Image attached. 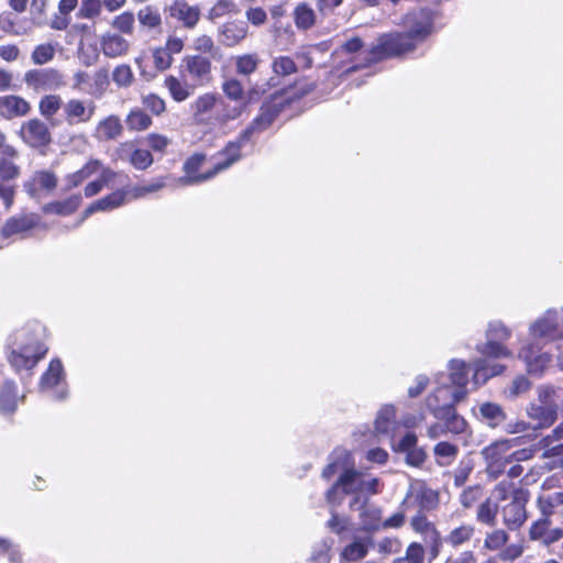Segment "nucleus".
<instances>
[{"label":"nucleus","mask_w":563,"mask_h":563,"mask_svg":"<svg viewBox=\"0 0 563 563\" xmlns=\"http://www.w3.org/2000/svg\"><path fill=\"white\" fill-rule=\"evenodd\" d=\"M314 89V84L298 79L275 91L262 103L256 117L232 141L241 150L247 144H254L255 136L271 128L284 110L301 101Z\"/></svg>","instance_id":"f257e3e1"},{"label":"nucleus","mask_w":563,"mask_h":563,"mask_svg":"<svg viewBox=\"0 0 563 563\" xmlns=\"http://www.w3.org/2000/svg\"><path fill=\"white\" fill-rule=\"evenodd\" d=\"M242 108H232L217 92H205L190 104L192 120L197 124L223 126L241 117Z\"/></svg>","instance_id":"f03ea898"},{"label":"nucleus","mask_w":563,"mask_h":563,"mask_svg":"<svg viewBox=\"0 0 563 563\" xmlns=\"http://www.w3.org/2000/svg\"><path fill=\"white\" fill-rule=\"evenodd\" d=\"M416 48V45L405 32L383 33L377 37V43L366 51L363 62L351 66L347 71H356L386 59L402 57L412 53Z\"/></svg>","instance_id":"7ed1b4c3"},{"label":"nucleus","mask_w":563,"mask_h":563,"mask_svg":"<svg viewBox=\"0 0 563 563\" xmlns=\"http://www.w3.org/2000/svg\"><path fill=\"white\" fill-rule=\"evenodd\" d=\"M516 444L515 439L497 440L482 450L485 460V473L492 481L498 479L511 463L510 450Z\"/></svg>","instance_id":"20e7f679"},{"label":"nucleus","mask_w":563,"mask_h":563,"mask_svg":"<svg viewBox=\"0 0 563 563\" xmlns=\"http://www.w3.org/2000/svg\"><path fill=\"white\" fill-rule=\"evenodd\" d=\"M48 347L36 336L27 338L26 342L18 350H11L7 360L11 367L20 373L21 371H31L37 363L45 357Z\"/></svg>","instance_id":"39448f33"},{"label":"nucleus","mask_w":563,"mask_h":563,"mask_svg":"<svg viewBox=\"0 0 563 563\" xmlns=\"http://www.w3.org/2000/svg\"><path fill=\"white\" fill-rule=\"evenodd\" d=\"M216 59L200 54H186L180 60L179 74L190 79L194 86H207L213 80Z\"/></svg>","instance_id":"423d86ee"},{"label":"nucleus","mask_w":563,"mask_h":563,"mask_svg":"<svg viewBox=\"0 0 563 563\" xmlns=\"http://www.w3.org/2000/svg\"><path fill=\"white\" fill-rule=\"evenodd\" d=\"M362 474L355 468V463L351 467H345L336 481L328 488L324 498L329 505L339 506L347 495H356L363 490L364 481Z\"/></svg>","instance_id":"0eeeda50"},{"label":"nucleus","mask_w":563,"mask_h":563,"mask_svg":"<svg viewBox=\"0 0 563 563\" xmlns=\"http://www.w3.org/2000/svg\"><path fill=\"white\" fill-rule=\"evenodd\" d=\"M529 499L530 492L527 488L518 487L511 492L510 501L501 507L503 523L508 530L517 531L526 523Z\"/></svg>","instance_id":"6e6552de"},{"label":"nucleus","mask_w":563,"mask_h":563,"mask_svg":"<svg viewBox=\"0 0 563 563\" xmlns=\"http://www.w3.org/2000/svg\"><path fill=\"white\" fill-rule=\"evenodd\" d=\"M207 162V154L202 152H195L190 154L183 164V176L179 181L184 186H192L203 184L216 177L213 167L202 170Z\"/></svg>","instance_id":"1a4fd4ad"},{"label":"nucleus","mask_w":563,"mask_h":563,"mask_svg":"<svg viewBox=\"0 0 563 563\" xmlns=\"http://www.w3.org/2000/svg\"><path fill=\"white\" fill-rule=\"evenodd\" d=\"M551 517L542 516L533 520L528 529V538L532 542H539L545 548L558 543L563 539V528L552 527Z\"/></svg>","instance_id":"9d476101"},{"label":"nucleus","mask_w":563,"mask_h":563,"mask_svg":"<svg viewBox=\"0 0 563 563\" xmlns=\"http://www.w3.org/2000/svg\"><path fill=\"white\" fill-rule=\"evenodd\" d=\"M27 87L38 90H55L65 85L63 74L55 68L30 69L24 74Z\"/></svg>","instance_id":"9b49d317"},{"label":"nucleus","mask_w":563,"mask_h":563,"mask_svg":"<svg viewBox=\"0 0 563 563\" xmlns=\"http://www.w3.org/2000/svg\"><path fill=\"white\" fill-rule=\"evenodd\" d=\"M406 22L409 29L405 31V33L409 35L416 47L433 32V15L431 11L427 9L408 13L406 15Z\"/></svg>","instance_id":"f8f14e48"},{"label":"nucleus","mask_w":563,"mask_h":563,"mask_svg":"<svg viewBox=\"0 0 563 563\" xmlns=\"http://www.w3.org/2000/svg\"><path fill=\"white\" fill-rule=\"evenodd\" d=\"M20 136L26 145L37 150L47 147L52 142V134L47 124L37 118L22 123Z\"/></svg>","instance_id":"ddd939ff"},{"label":"nucleus","mask_w":563,"mask_h":563,"mask_svg":"<svg viewBox=\"0 0 563 563\" xmlns=\"http://www.w3.org/2000/svg\"><path fill=\"white\" fill-rule=\"evenodd\" d=\"M97 106L92 100L70 98L63 104V114L68 125L86 124L96 114Z\"/></svg>","instance_id":"4468645a"},{"label":"nucleus","mask_w":563,"mask_h":563,"mask_svg":"<svg viewBox=\"0 0 563 563\" xmlns=\"http://www.w3.org/2000/svg\"><path fill=\"white\" fill-rule=\"evenodd\" d=\"M118 159H128L136 170H146L154 163V156L150 150L136 147L133 141H125L115 148Z\"/></svg>","instance_id":"2eb2a0df"},{"label":"nucleus","mask_w":563,"mask_h":563,"mask_svg":"<svg viewBox=\"0 0 563 563\" xmlns=\"http://www.w3.org/2000/svg\"><path fill=\"white\" fill-rule=\"evenodd\" d=\"M41 217L35 212H21L8 218L0 230L2 239H10L16 234H23L37 228Z\"/></svg>","instance_id":"dca6fc26"},{"label":"nucleus","mask_w":563,"mask_h":563,"mask_svg":"<svg viewBox=\"0 0 563 563\" xmlns=\"http://www.w3.org/2000/svg\"><path fill=\"white\" fill-rule=\"evenodd\" d=\"M411 498L413 504L422 511H432L438 508L440 503L439 493L429 487L424 482L406 495L402 505H407Z\"/></svg>","instance_id":"f3484780"},{"label":"nucleus","mask_w":563,"mask_h":563,"mask_svg":"<svg viewBox=\"0 0 563 563\" xmlns=\"http://www.w3.org/2000/svg\"><path fill=\"white\" fill-rule=\"evenodd\" d=\"M57 185L58 177L54 172L41 169L33 173L24 184V188L31 197H37L42 192H53Z\"/></svg>","instance_id":"a211bd4d"},{"label":"nucleus","mask_w":563,"mask_h":563,"mask_svg":"<svg viewBox=\"0 0 563 563\" xmlns=\"http://www.w3.org/2000/svg\"><path fill=\"white\" fill-rule=\"evenodd\" d=\"M169 15L186 29H194L200 20L198 5H190L186 0H174L168 8Z\"/></svg>","instance_id":"6ab92c4d"},{"label":"nucleus","mask_w":563,"mask_h":563,"mask_svg":"<svg viewBox=\"0 0 563 563\" xmlns=\"http://www.w3.org/2000/svg\"><path fill=\"white\" fill-rule=\"evenodd\" d=\"M31 109L30 102L21 96L7 95L0 97V115L8 120L25 117Z\"/></svg>","instance_id":"aec40b11"},{"label":"nucleus","mask_w":563,"mask_h":563,"mask_svg":"<svg viewBox=\"0 0 563 563\" xmlns=\"http://www.w3.org/2000/svg\"><path fill=\"white\" fill-rule=\"evenodd\" d=\"M247 32L249 26L245 21H227L220 27L221 42L227 47H234L247 36Z\"/></svg>","instance_id":"412c9836"},{"label":"nucleus","mask_w":563,"mask_h":563,"mask_svg":"<svg viewBox=\"0 0 563 563\" xmlns=\"http://www.w3.org/2000/svg\"><path fill=\"white\" fill-rule=\"evenodd\" d=\"M435 418L443 420L448 432L462 434L467 428L466 420L460 416L454 405H445L432 410Z\"/></svg>","instance_id":"4be33fe9"},{"label":"nucleus","mask_w":563,"mask_h":563,"mask_svg":"<svg viewBox=\"0 0 563 563\" xmlns=\"http://www.w3.org/2000/svg\"><path fill=\"white\" fill-rule=\"evenodd\" d=\"M100 48L104 56L117 58L128 54L130 42L121 34L107 32L100 38Z\"/></svg>","instance_id":"5701e85b"},{"label":"nucleus","mask_w":563,"mask_h":563,"mask_svg":"<svg viewBox=\"0 0 563 563\" xmlns=\"http://www.w3.org/2000/svg\"><path fill=\"white\" fill-rule=\"evenodd\" d=\"M318 10H314L309 2L302 1L295 5L292 20L299 32H308L318 24Z\"/></svg>","instance_id":"b1692460"},{"label":"nucleus","mask_w":563,"mask_h":563,"mask_svg":"<svg viewBox=\"0 0 563 563\" xmlns=\"http://www.w3.org/2000/svg\"><path fill=\"white\" fill-rule=\"evenodd\" d=\"M218 161L213 164V173L219 175L231 168L243 157L242 150L232 140L227 142L224 146L217 152Z\"/></svg>","instance_id":"393cba45"},{"label":"nucleus","mask_w":563,"mask_h":563,"mask_svg":"<svg viewBox=\"0 0 563 563\" xmlns=\"http://www.w3.org/2000/svg\"><path fill=\"white\" fill-rule=\"evenodd\" d=\"M103 168L104 167L101 161L97 158L88 159L81 168L65 176V189L71 190L74 188L79 187L88 178L99 173Z\"/></svg>","instance_id":"a878e982"},{"label":"nucleus","mask_w":563,"mask_h":563,"mask_svg":"<svg viewBox=\"0 0 563 563\" xmlns=\"http://www.w3.org/2000/svg\"><path fill=\"white\" fill-rule=\"evenodd\" d=\"M188 78L177 77L175 75H168L164 79V87L168 90L172 99L176 102H183L187 100L197 86L189 84Z\"/></svg>","instance_id":"bb28decb"},{"label":"nucleus","mask_w":563,"mask_h":563,"mask_svg":"<svg viewBox=\"0 0 563 563\" xmlns=\"http://www.w3.org/2000/svg\"><path fill=\"white\" fill-rule=\"evenodd\" d=\"M450 380L460 390L454 394V400L460 401L466 395V385L468 383V369L464 361L452 360L450 362Z\"/></svg>","instance_id":"cd10ccee"},{"label":"nucleus","mask_w":563,"mask_h":563,"mask_svg":"<svg viewBox=\"0 0 563 563\" xmlns=\"http://www.w3.org/2000/svg\"><path fill=\"white\" fill-rule=\"evenodd\" d=\"M354 464L353 455L347 450H335L331 461L322 468L321 477L330 481L339 471L344 472L345 467Z\"/></svg>","instance_id":"c85d7f7f"},{"label":"nucleus","mask_w":563,"mask_h":563,"mask_svg":"<svg viewBox=\"0 0 563 563\" xmlns=\"http://www.w3.org/2000/svg\"><path fill=\"white\" fill-rule=\"evenodd\" d=\"M18 151L13 146H5L4 152L0 154V180L2 183H9L20 176V167L14 163Z\"/></svg>","instance_id":"c756f323"},{"label":"nucleus","mask_w":563,"mask_h":563,"mask_svg":"<svg viewBox=\"0 0 563 563\" xmlns=\"http://www.w3.org/2000/svg\"><path fill=\"white\" fill-rule=\"evenodd\" d=\"M78 7V0H59L57 12L49 21V27L54 31H65L71 22V12Z\"/></svg>","instance_id":"7c9ffc66"},{"label":"nucleus","mask_w":563,"mask_h":563,"mask_svg":"<svg viewBox=\"0 0 563 563\" xmlns=\"http://www.w3.org/2000/svg\"><path fill=\"white\" fill-rule=\"evenodd\" d=\"M123 133V125L120 118L115 114H110L100 120L96 126V135L102 141L117 140Z\"/></svg>","instance_id":"2f4dec72"},{"label":"nucleus","mask_w":563,"mask_h":563,"mask_svg":"<svg viewBox=\"0 0 563 563\" xmlns=\"http://www.w3.org/2000/svg\"><path fill=\"white\" fill-rule=\"evenodd\" d=\"M125 190L117 189L90 203L85 213L88 216L98 211H108L119 208L125 202Z\"/></svg>","instance_id":"473e14b6"},{"label":"nucleus","mask_w":563,"mask_h":563,"mask_svg":"<svg viewBox=\"0 0 563 563\" xmlns=\"http://www.w3.org/2000/svg\"><path fill=\"white\" fill-rule=\"evenodd\" d=\"M558 405H531L528 409V416L537 421L539 428L551 427L558 418Z\"/></svg>","instance_id":"72a5a7b5"},{"label":"nucleus","mask_w":563,"mask_h":563,"mask_svg":"<svg viewBox=\"0 0 563 563\" xmlns=\"http://www.w3.org/2000/svg\"><path fill=\"white\" fill-rule=\"evenodd\" d=\"M82 197L80 194H74L63 200H56L47 203L44 208L45 212L57 216H70L75 213L81 206Z\"/></svg>","instance_id":"f704fd0d"},{"label":"nucleus","mask_w":563,"mask_h":563,"mask_svg":"<svg viewBox=\"0 0 563 563\" xmlns=\"http://www.w3.org/2000/svg\"><path fill=\"white\" fill-rule=\"evenodd\" d=\"M531 334L537 338L555 340L562 335L559 333V324L554 316H544L531 325Z\"/></svg>","instance_id":"c9c22d12"},{"label":"nucleus","mask_w":563,"mask_h":563,"mask_svg":"<svg viewBox=\"0 0 563 563\" xmlns=\"http://www.w3.org/2000/svg\"><path fill=\"white\" fill-rule=\"evenodd\" d=\"M221 90L228 100L235 103L234 106H241L246 96L244 85L239 78L233 76L223 78Z\"/></svg>","instance_id":"e433bc0d"},{"label":"nucleus","mask_w":563,"mask_h":563,"mask_svg":"<svg viewBox=\"0 0 563 563\" xmlns=\"http://www.w3.org/2000/svg\"><path fill=\"white\" fill-rule=\"evenodd\" d=\"M498 505L490 497H486L476 507V521L479 525L494 528L497 525Z\"/></svg>","instance_id":"4c0bfd02"},{"label":"nucleus","mask_w":563,"mask_h":563,"mask_svg":"<svg viewBox=\"0 0 563 563\" xmlns=\"http://www.w3.org/2000/svg\"><path fill=\"white\" fill-rule=\"evenodd\" d=\"M235 73L242 77H250L257 71L261 58L257 53H244L234 56L233 58Z\"/></svg>","instance_id":"58836bf2"},{"label":"nucleus","mask_w":563,"mask_h":563,"mask_svg":"<svg viewBox=\"0 0 563 563\" xmlns=\"http://www.w3.org/2000/svg\"><path fill=\"white\" fill-rule=\"evenodd\" d=\"M64 378V367L59 358H53L48 363L46 371L42 374L40 386L43 389L56 387Z\"/></svg>","instance_id":"ea45409f"},{"label":"nucleus","mask_w":563,"mask_h":563,"mask_svg":"<svg viewBox=\"0 0 563 563\" xmlns=\"http://www.w3.org/2000/svg\"><path fill=\"white\" fill-rule=\"evenodd\" d=\"M536 505L542 516L552 518L556 508L563 505V492L540 494L537 497Z\"/></svg>","instance_id":"a19ab883"},{"label":"nucleus","mask_w":563,"mask_h":563,"mask_svg":"<svg viewBox=\"0 0 563 563\" xmlns=\"http://www.w3.org/2000/svg\"><path fill=\"white\" fill-rule=\"evenodd\" d=\"M485 494V488L482 484H474L466 486L459 495V503L464 510L477 507Z\"/></svg>","instance_id":"79ce46f5"},{"label":"nucleus","mask_w":563,"mask_h":563,"mask_svg":"<svg viewBox=\"0 0 563 563\" xmlns=\"http://www.w3.org/2000/svg\"><path fill=\"white\" fill-rule=\"evenodd\" d=\"M475 534V527L470 523H462L452 529L444 538L446 544L456 549L465 543H468Z\"/></svg>","instance_id":"37998d69"},{"label":"nucleus","mask_w":563,"mask_h":563,"mask_svg":"<svg viewBox=\"0 0 563 563\" xmlns=\"http://www.w3.org/2000/svg\"><path fill=\"white\" fill-rule=\"evenodd\" d=\"M368 553V544L362 540H355L345 545L340 552L341 563H352L364 559Z\"/></svg>","instance_id":"c03bdc74"},{"label":"nucleus","mask_w":563,"mask_h":563,"mask_svg":"<svg viewBox=\"0 0 563 563\" xmlns=\"http://www.w3.org/2000/svg\"><path fill=\"white\" fill-rule=\"evenodd\" d=\"M362 530L374 532L383 529L382 509L378 507L364 508L360 514Z\"/></svg>","instance_id":"a18cd8bd"},{"label":"nucleus","mask_w":563,"mask_h":563,"mask_svg":"<svg viewBox=\"0 0 563 563\" xmlns=\"http://www.w3.org/2000/svg\"><path fill=\"white\" fill-rule=\"evenodd\" d=\"M18 402V388L16 385L8 380L3 384L0 390V411L4 413H12L16 409Z\"/></svg>","instance_id":"49530a36"},{"label":"nucleus","mask_w":563,"mask_h":563,"mask_svg":"<svg viewBox=\"0 0 563 563\" xmlns=\"http://www.w3.org/2000/svg\"><path fill=\"white\" fill-rule=\"evenodd\" d=\"M482 417L486 420L487 424L496 428L505 422L507 416L500 405L495 402H484L479 407Z\"/></svg>","instance_id":"de8ad7c7"},{"label":"nucleus","mask_w":563,"mask_h":563,"mask_svg":"<svg viewBox=\"0 0 563 563\" xmlns=\"http://www.w3.org/2000/svg\"><path fill=\"white\" fill-rule=\"evenodd\" d=\"M510 536L505 529H493L486 532L484 538V549L490 552H498L509 541Z\"/></svg>","instance_id":"09e8293b"},{"label":"nucleus","mask_w":563,"mask_h":563,"mask_svg":"<svg viewBox=\"0 0 563 563\" xmlns=\"http://www.w3.org/2000/svg\"><path fill=\"white\" fill-rule=\"evenodd\" d=\"M125 122L130 131L136 132L147 130L153 123L152 118L139 108L132 109L128 113Z\"/></svg>","instance_id":"8fccbe9b"},{"label":"nucleus","mask_w":563,"mask_h":563,"mask_svg":"<svg viewBox=\"0 0 563 563\" xmlns=\"http://www.w3.org/2000/svg\"><path fill=\"white\" fill-rule=\"evenodd\" d=\"M272 71L278 77H287L298 71L295 59L288 55H279L272 60Z\"/></svg>","instance_id":"3c124183"},{"label":"nucleus","mask_w":563,"mask_h":563,"mask_svg":"<svg viewBox=\"0 0 563 563\" xmlns=\"http://www.w3.org/2000/svg\"><path fill=\"white\" fill-rule=\"evenodd\" d=\"M194 54H200L208 57L217 58L220 55V49L216 45L213 38L209 35L202 34L197 36L192 42Z\"/></svg>","instance_id":"603ef678"},{"label":"nucleus","mask_w":563,"mask_h":563,"mask_svg":"<svg viewBox=\"0 0 563 563\" xmlns=\"http://www.w3.org/2000/svg\"><path fill=\"white\" fill-rule=\"evenodd\" d=\"M167 176H158L152 179L148 184L137 185L131 189L132 198L140 199L150 194L157 192L166 187Z\"/></svg>","instance_id":"864d4df0"},{"label":"nucleus","mask_w":563,"mask_h":563,"mask_svg":"<svg viewBox=\"0 0 563 563\" xmlns=\"http://www.w3.org/2000/svg\"><path fill=\"white\" fill-rule=\"evenodd\" d=\"M100 172L101 175L98 179L89 181L85 186L84 194L87 198L98 195L103 189V187L117 176L115 172L111 170L108 167H104Z\"/></svg>","instance_id":"5fc2aeb1"},{"label":"nucleus","mask_w":563,"mask_h":563,"mask_svg":"<svg viewBox=\"0 0 563 563\" xmlns=\"http://www.w3.org/2000/svg\"><path fill=\"white\" fill-rule=\"evenodd\" d=\"M477 351L485 357L488 358H500L511 356L510 350L503 344V342L487 340L482 346L477 347Z\"/></svg>","instance_id":"6e6d98bb"},{"label":"nucleus","mask_w":563,"mask_h":563,"mask_svg":"<svg viewBox=\"0 0 563 563\" xmlns=\"http://www.w3.org/2000/svg\"><path fill=\"white\" fill-rule=\"evenodd\" d=\"M62 104L59 95H46L38 102V111L45 119H52L59 111Z\"/></svg>","instance_id":"4d7b16f0"},{"label":"nucleus","mask_w":563,"mask_h":563,"mask_svg":"<svg viewBox=\"0 0 563 563\" xmlns=\"http://www.w3.org/2000/svg\"><path fill=\"white\" fill-rule=\"evenodd\" d=\"M137 19L142 26L153 30L157 29L162 24V16L158 10L152 5H146L139 10Z\"/></svg>","instance_id":"13d9d810"},{"label":"nucleus","mask_w":563,"mask_h":563,"mask_svg":"<svg viewBox=\"0 0 563 563\" xmlns=\"http://www.w3.org/2000/svg\"><path fill=\"white\" fill-rule=\"evenodd\" d=\"M504 369V365L498 364L493 367H488L484 360H478L475 363L474 382L478 384L479 379H482V383H485L489 377L501 374Z\"/></svg>","instance_id":"bf43d9fd"},{"label":"nucleus","mask_w":563,"mask_h":563,"mask_svg":"<svg viewBox=\"0 0 563 563\" xmlns=\"http://www.w3.org/2000/svg\"><path fill=\"white\" fill-rule=\"evenodd\" d=\"M433 453L438 459H445L444 462H439L440 465H449L457 456L459 446L446 441H441L434 445Z\"/></svg>","instance_id":"052dcab7"},{"label":"nucleus","mask_w":563,"mask_h":563,"mask_svg":"<svg viewBox=\"0 0 563 563\" xmlns=\"http://www.w3.org/2000/svg\"><path fill=\"white\" fill-rule=\"evenodd\" d=\"M424 548L418 542H411L405 552V556L397 558L394 563H424Z\"/></svg>","instance_id":"680f3d73"},{"label":"nucleus","mask_w":563,"mask_h":563,"mask_svg":"<svg viewBox=\"0 0 563 563\" xmlns=\"http://www.w3.org/2000/svg\"><path fill=\"white\" fill-rule=\"evenodd\" d=\"M135 18L133 12L124 11L115 15L111 22V26L122 34L131 35L134 31Z\"/></svg>","instance_id":"e2e57ef3"},{"label":"nucleus","mask_w":563,"mask_h":563,"mask_svg":"<svg viewBox=\"0 0 563 563\" xmlns=\"http://www.w3.org/2000/svg\"><path fill=\"white\" fill-rule=\"evenodd\" d=\"M411 528L420 534L429 532H437L435 526L428 519L426 511L418 510V512L410 520Z\"/></svg>","instance_id":"0e129e2a"},{"label":"nucleus","mask_w":563,"mask_h":563,"mask_svg":"<svg viewBox=\"0 0 563 563\" xmlns=\"http://www.w3.org/2000/svg\"><path fill=\"white\" fill-rule=\"evenodd\" d=\"M102 10L101 0H81L80 8L77 16L80 19H96L100 15Z\"/></svg>","instance_id":"69168bd1"},{"label":"nucleus","mask_w":563,"mask_h":563,"mask_svg":"<svg viewBox=\"0 0 563 563\" xmlns=\"http://www.w3.org/2000/svg\"><path fill=\"white\" fill-rule=\"evenodd\" d=\"M92 80L93 89L90 91V93L96 97L102 96L110 85L109 70L107 68H100L96 70L92 76Z\"/></svg>","instance_id":"338daca9"},{"label":"nucleus","mask_w":563,"mask_h":563,"mask_svg":"<svg viewBox=\"0 0 563 563\" xmlns=\"http://www.w3.org/2000/svg\"><path fill=\"white\" fill-rule=\"evenodd\" d=\"M145 141L150 146L151 151L159 153L161 155H164L166 153L167 147L172 143V140L169 137L155 132L148 133L145 137Z\"/></svg>","instance_id":"774afa93"}]
</instances>
